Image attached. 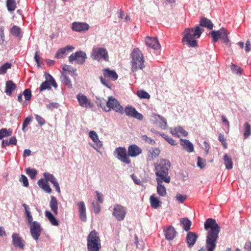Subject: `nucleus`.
<instances>
[{"mask_svg":"<svg viewBox=\"0 0 251 251\" xmlns=\"http://www.w3.org/2000/svg\"><path fill=\"white\" fill-rule=\"evenodd\" d=\"M201 26L206 27L208 29H211L213 27V25L210 20L203 17L200 19V25H197L195 28L185 29L182 39V42L184 45L192 48L197 46L196 39L200 38L204 31L203 28Z\"/></svg>","mask_w":251,"mask_h":251,"instance_id":"obj_1","label":"nucleus"},{"mask_svg":"<svg viewBox=\"0 0 251 251\" xmlns=\"http://www.w3.org/2000/svg\"><path fill=\"white\" fill-rule=\"evenodd\" d=\"M204 229L207 231L205 247L198 251H214L220 231V227L216 221L212 218L207 219L204 224Z\"/></svg>","mask_w":251,"mask_h":251,"instance_id":"obj_2","label":"nucleus"},{"mask_svg":"<svg viewBox=\"0 0 251 251\" xmlns=\"http://www.w3.org/2000/svg\"><path fill=\"white\" fill-rule=\"evenodd\" d=\"M154 166L156 180H163L164 182L169 183L171 180L169 176V169L171 167L170 161L165 159H161L155 163Z\"/></svg>","mask_w":251,"mask_h":251,"instance_id":"obj_3","label":"nucleus"},{"mask_svg":"<svg viewBox=\"0 0 251 251\" xmlns=\"http://www.w3.org/2000/svg\"><path fill=\"white\" fill-rule=\"evenodd\" d=\"M131 70L133 72L138 69H142L145 67L144 58L138 49H134L131 53Z\"/></svg>","mask_w":251,"mask_h":251,"instance_id":"obj_4","label":"nucleus"},{"mask_svg":"<svg viewBox=\"0 0 251 251\" xmlns=\"http://www.w3.org/2000/svg\"><path fill=\"white\" fill-rule=\"evenodd\" d=\"M87 248L88 251H99L101 248L100 240L95 230L92 231L88 236Z\"/></svg>","mask_w":251,"mask_h":251,"instance_id":"obj_5","label":"nucleus"},{"mask_svg":"<svg viewBox=\"0 0 251 251\" xmlns=\"http://www.w3.org/2000/svg\"><path fill=\"white\" fill-rule=\"evenodd\" d=\"M210 34L213 42H216L218 39H221L226 45L227 46L230 45V40L228 37L229 32L226 28H222L218 30H213L211 31Z\"/></svg>","mask_w":251,"mask_h":251,"instance_id":"obj_6","label":"nucleus"},{"mask_svg":"<svg viewBox=\"0 0 251 251\" xmlns=\"http://www.w3.org/2000/svg\"><path fill=\"white\" fill-rule=\"evenodd\" d=\"M91 57L93 60L100 61H108V54L106 49L103 48L95 47L93 48L91 53Z\"/></svg>","mask_w":251,"mask_h":251,"instance_id":"obj_7","label":"nucleus"},{"mask_svg":"<svg viewBox=\"0 0 251 251\" xmlns=\"http://www.w3.org/2000/svg\"><path fill=\"white\" fill-rule=\"evenodd\" d=\"M111 109L121 114H123L124 112L123 107L121 105L120 102L113 97L110 96L108 97L106 101L105 111L109 112Z\"/></svg>","mask_w":251,"mask_h":251,"instance_id":"obj_8","label":"nucleus"},{"mask_svg":"<svg viewBox=\"0 0 251 251\" xmlns=\"http://www.w3.org/2000/svg\"><path fill=\"white\" fill-rule=\"evenodd\" d=\"M46 80L42 82L39 87L40 92H42L46 90H50L51 89V86H52L54 88H56L57 85L53 78V77L49 74H45Z\"/></svg>","mask_w":251,"mask_h":251,"instance_id":"obj_9","label":"nucleus"},{"mask_svg":"<svg viewBox=\"0 0 251 251\" xmlns=\"http://www.w3.org/2000/svg\"><path fill=\"white\" fill-rule=\"evenodd\" d=\"M86 58L87 55L85 52L78 51L72 53L69 57V61L72 64L75 61L77 64H82L85 62Z\"/></svg>","mask_w":251,"mask_h":251,"instance_id":"obj_10","label":"nucleus"},{"mask_svg":"<svg viewBox=\"0 0 251 251\" xmlns=\"http://www.w3.org/2000/svg\"><path fill=\"white\" fill-rule=\"evenodd\" d=\"M116 157L121 162L126 164H129L130 160L128 157L126 149L125 148L119 147L114 151Z\"/></svg>","mask_w":251,"mask_h":251,"instance_id":"obj_11","label":"nucleus"},{"mask_svg":"<svg viewBox=\"0 0 251 251\" xmlns=\"http://www.w3.org/2000/svg\"><path fill=\"white\" fill-rule=\"evenodd\" d=\"M30 231L32 237L36 241H37L42 231V228L39 223L37 221H34L30 225Z\"/></svg>","mask_w":251,"mask_h":251,"instance_id":"obj_12","label":"nucleus"},{"mask_svg":"<svg viewBox=\"0 0 251 251\" xmlns=\"http://www.w3.org/2000/svg\"><path fill=\"white\" fill-rule=\"evenodd\" d=\"M113 215L117 220H123L126 215L125 208L120 204L115 205L114 206Z\"/></svg>","mask_w":251,"mask_h":251,"instance_id":"obj_13","label":"nucleus"},{"mask_svg":"<svg viewBox=\"0 0 251 251\" xmlns=\"http://www.w3.org/2000/svg\"><path fill=\"white\" fill-rule=\"evenodd\" d=\"M77 99L80 106L83 108H90L93 106V103L85 95L79 94L77 95Z\"/></svg>","mask_w":251,"mask_h":251,"instance_id":"obj_14","label":"nucleus"},{"mask_svg":"<svg viewBox=\"0 0 251 251\" xmlns=\"http://www.w3.org/2000/svg\"><path fill=\"white\" fill-rule=\"evenodd\" d=\"M125 111L126 114L128 116L136 118L139 120H142L143 119V115L138 113L135 108L131 106L126 107Z\"/></svg>","mask_w":251,"mask_h":251,"instance_id":"obj_15","label":"nucleus"},{"mask_svg":"<svg viewBox=\"0 0 251 251\" xmlns=\"http://www.w3.org/2000/svg\"><path fill=\"white\" fill-rule=\"evenodd\" d=\"M43 176L45 177V179L47 181L50 182L55 188L56 191L58 193H60V189L59 184L57 181L56 178L52 174L48 173H44L43 174Z\"/></svg>","mask_w":251,"mask_h":251,"instance_id":"obj_16","label":"nucleus"},{"mask_svg":"<svg viewBox=\"0 0 251 251\" xmlns=\"http://www.w3.org/2000/svg\"><path fill=\"white\" fill-rule=\"evenodd\" d=\"M89 28V25L86 23L74 22L72 24V29L77 32H85Z\"/></svg>","mask_w":251,"mask_h":251,"instance_id":"obj_17","label":"nucleus"},{"mask_svg":"<svg viewBox=\"0 0 251 251\" xmlns=\"http://www.w3.org/2000/svg\"><path fill=\"white\" fill-rule=\"evenodd\" d=\"M89 136L93 141L96 143V146H93V147L99 151L98 150L102 147L103 144L102 142L99 140L97 133L95 131L92 130L89 132Z\"/></svg>","mask_w":251,"mask_h":251,"instance_id":"obj_18","label":"nucleus"},{"mask_svg":"<svg viewBox=\"0 0 251 251\" xmlns=\"http://www.w3.org/2000/svg\"><path fill=\"white\" fill-rule=\"evenodd\" d=\"M145 43L147 46L155 50L160 48L158 41L156 38L147 37L145 39Z\"/></svg>","mask_w":251,"mask_h":251,"instance_id":"obj_19","label":"nucleus"},{"mask_svg":"<svg viewBox=\"0 0 251 251\" xmlns=\"http://www.w3.org/2000/svg\"><path fill=\"white\" fill-rule=\"evenodd\" d=\"M142 153V150L135 144L129 146L127 149V153L129 156L136 157Z\"/></svg>","mask_w":251,"mask_h":251,"instance_id":"obj_20","label":"nucleus"},{"mask_svg":"<svg viewBox=\"0 0 251 251\" xmlns=\"http://www.w3.org/2000/svg\"><path fill=\"white\" fill-rule=\"evenodd\" d=\"M197 239L198 236L195 232H188L186 237L188 247L192 248L195 244Z\"/></svg>","mask_w":251,"mask_h":251,"instance_id":"obj_21","label":"nucleus"},{"mask_svg":"<svg viewBox=\"0 0 251 251\" xmlns=\"http://www.w3.org/2000/svg\"><path fill=\"white\" fill-rule=\"evenodd\" d=\"M12 243L15 247H18L23 249L24 247V244L23 243V240L19 236V234L17 233H14L12 236Z\"/></svg>","mask_w":251,"mask_h":251,"instance_id":"obj_22","label":"nucleus"},{"mask_svg":"<svg viewBox=\"0 0 251 251\" xmlns=\"http://www.w3.org/2000/svg\"><path fill=\"white\" fill-rule=\"evenodd\" d=\"M160 150L158 148H152L148 152L147 159L148 161H152L159 155Z\"/></svg>","mask_w":251,"mask_h":251,"instance_id":"obj_23","label":"nucleus"},{"mask_svg":"<svg viewBox=\"0 0 251 251\" xmlns=\"http://www.w3.org/2000/svg\"><path fill=\"white\" fill-rule=\"evenodd\" d=\"M79 210V218L82 221H86V207L83 201H80L77 204Z\"/></svg>","mask_w":251,"mask_h":251,"instance_id":"obj_24","label":"nucleus"},{"mask_svg":"<svg viewBox=\"0 0 251 251\" xmlns=\"http://www.w3.org/2000/svg\"><path fill=\"white\" fill-rule=\"evenodd\" d=\"M16 85L12 80H8L5 83V93L8 96H11L13 92L16 89Z\"/></svg>","mask_w":251,"mask_h":251,"instance_id":"obj_25","label":"nucleus"},{"mask_svg":"<svg viewBox=\"0 0 251 251\" xmlns=\"http://www.w3.org/2000/svg\"><path fill=\"white\" fill-rule=\"evenodd\" d=\"M75 48L74 47L71 46H68L65 48L60 49L56 52L55 57L57 58H63L66 52L69 50L72 51Z\"/></svg>","mask_w":251,"mask_h":251,"instance_id":"obj_26","label":"nucleus"},{"mask_svg":"<svg viewBox=\"0 0 251 251\" xmlns=\"http://www.w3.org/2000/svg\"><path fill=\"white\" fill-rule=\"evenodd\" d=\"M181 145L183 146L185 149L188 152H192L194 151V147L193 144L188 140L181 139Z\"/></svg>","mask_w":251,"mask_h":251,"instance_id":"obj_27","label":"nucleus"},{"mask_svg":"<svg viewBox=\"0 0 251 251\" xmlns=\"http://www.w3.org/2000/svg\"><path fill=\"white\" fill-rule=\"evenodd\" d=\"M176 233V232L174 227L171 226L167 227L165 231V236L168 240H173L175 238Z\"/></svg>","mask_w":251,"mask_h":251,"instance_id":"obj_28","label":"nucleus"},{"mask_svg":"<svg viewBox=\"0 0 251 251\" xmlns=\"http://www.w3.org/2000/svg\"><path fill=\"white\" fill-rule=\"evenodd\" d=\"M170 132L173 135L177 137H179L178 133L181 134L184 136L186 137L188 135V133L185 131L181 126H177L174 129L170 128Z\"/></svg>","mask_w":251,"mask_h":251,"instance_id":"obj_29","label":"nucleus"},{"mask_svg":"<svg viewBox=\"0 0 251 251\" xmlns=\"http://www.w3.org/2000/svg\"><path fill=\"white\" fill-rule=\"evenodd\" d=\"M157 182V194L161 197H164L166 195V189L165 187L162 184L164 182L163 180H156Z\"/></svg>","mask_w":251,"mask_h":251,"instance_id":"obj_30","label":"nucleus"},{"mask_svg":"<svg viewBox=\"0 0 251 251\" xmlns=\"http://www.w3.org/2000/svg\"><path fill=\"white\" fill-rule=\"evenodd\" d=\"M154 119L160 127L162 129H165L167 127L166 120L162 116L159 114H155L154 115Z\"/></svg>","mask_w":251,"mask_h":251,"instance_id":"obj_31","label":"nucleus"},{"mask_svg":"<svg viewBox=\"0 0 251 251\" xmlns=\"http://www.w3.org/2000/svg\"><path fill=\"white\" fill-rule=\"evenodd\" d=\"M103 75L105 78H109L113 80H116L118 77V75L114 71H110L108 69L103 70Z\"/></svg>","mask_w":251,"mask_h":251,"instance_id":"obj_32","label":"nucleus"},{"mask_svg":"<svg viewBox=\"0 0 251 251\" xmlns=\"http://www.w3.org/2000/svg\"><path fill=\"white\" fill-rule=\"evenodd\" d=\"M50 206L51 210L55 215L57 214L58 201L55 197L51 196V200L50 202Z\"/></svg>","mask_w":251,"mask_h":251,"instance_id":"obj_33","label":"nucleus"},{"mask_svg":"<svg viewBox=\"0 0 251 251\" xmlns=\"http://www.w3.org/2000/svg\"><path fill=\"white\" fill-rule=\"evenodd\" d=\"M22 206L24 207L25 210V219L27 221V223L29 224V225H31L33 223V218L32 216L30 213L29 207L26 205L25 203H23Z\"/></svg>","mask_w":251,"mask_h":251,"instance_id":"obj_34","label":"nucleus"},{"mask_svg":"<svg viewBox=\"0 0 251 251\" xmlns=\"http://www.w3.org/2000/svg\"><path fill=\"white\" fill-rule=\"evenodd\" d=\"M45 216L49 219L51 224L53 226H57L58 225V222L55 219L53 215L49 211L45 212Z\"/></svg>","mask_w":251,"mask_h":251,"instance_id":"obj_35","label":"nucleus"},{"mask_svg":"<svg viewBox=\"0 0 251 251\" xmlns=\"http://www.w3.org/2000/svg\"><path fill=\"white\" fill-rule=\"evenodd\" d=\"M150 201L151 206L154 209L157 208L160 205V203H161L159 200L155 197L153 195L151 196L150 198Z\"/></svg>","mask_w":251,"mask_h":251,"instance_id":"obj_36","label":"nucleus"},{"mask_svg":"<svg viewBox=\"0 0 251 251\" xmlns=\"http://www.w3.org/2000/svg\"><path fill=\"white\" fill-rule=\"evenodd\" d=\"M180 223L183 226V229L188 231L190 229L191 222L188 218H183L180 220Z\"/></svg>","mask_w":251,"mask_h":251,"instance_id":"obj_37","label":"nucleus"},{"mask_svg":"<svg viewBox=\"0 0 251 251\" xmlns=\"http://www.w3.org/2000/svg\"><path fill=\"white\" fill-rule=\"evenodd\" d=\"M6 7L10 12H12L16 8V3L15 0H7Z\"/></svg>","mask_w":251,"mask_h":251,"instance_id":"obj_38","label":"nucleus"},{"mask_svg":"<svg viewBox=\"0 0 251 251\" xmlns=\"http://www.w3.org/2000/svg\"><path fill=\"white\" fill-rule=\"evenodd\" d=\"M244 137L245 138H248L251 134V126L250 124L246 122L244 125Z\"/></svg>","mask_w":251,"mask_h":251,"instance_id":"obj_39","label":"nucleus"},{"mask_svg":"<svg viewBox=\"0 0 251 251\" xmlns=\"http://www.w3.org/2000/svg\"><path fill=\"white\" fill-rule=\"evenodd\" d=\"M224 160L226 169L228 170L231 169L233 167V163L231 158L228 157L227 155L225 154L224 156Z\"/></svg>","mask_w":251,"mask_h":251,"instance_id":"obj_40","label":"nucleus"},{"mask_svg":"<svg viewBox=\"0 0 251 251\" xmlns=\"http://www.w3.org/2000/svg\"><path fill=\"white\" fill-rule=\"evenodd\" d=\"M106 100L102 98L96 97V102L98 106H100L102 109L105 111L106 106L105 104L106 103Z\"/></svg>","mask_w":251,"mask_h":251,"instance_id":"obj_41","label":"nucleus"},{"mask_svg":"<svg viewBox=\"0 0 251 251\" xmlns=\"http://www.w3.org/2000/svg\"><path fill=\"white\" fill-rule=\"evenodd\" d=\"M26 174L31 179H33L36 177L37 171L35 169L28 168L26 169Z\"/></svg>","mask_w":251,"mask_h":251,"instance_id":"obj_42","label":"nucleus"},{"mask_svg":"<svg viewBox=\"0 0 251 251\" xmlns=\"http://www.w3.org/2000/svg\"><path fill=\"white\" fill-rule=\"evenodd\" d=\"M21 28L16 25H14L11 29V33L17 37H21Z\"/></svg>","mask_w":251,"mask_h":251,"instance_id":"obj_43","label":"nucleus"},{"mask_svg":"<svg viewBox=\"0 0 251 251\" xmlns=\"http://www.w3.org/2000/svg\"><path fill=\"white\" fill-rule=\"evenodd\" d=\"M11 64L9 63H5L0 67V75L5 74L8 69L11 67Z\"/></svg>","mask_w":251,"mask_h":251,"instance_id":"obj_44","label":"nucleus"},{"mask_svg":"<svg viewBox=\"0 0 251 251\" xmlns=\"http://www.w3.org/2000/svg\"><path fill=\"white\" fill-rule=\"evenodd\" d=\"M12 131L8 130L6 128H2L0 130V140L4 137L9 136L11 135Z\"/></svg>","mask_w":251,"mask_h":251,"instance_id":"obj_45","label":"nucleus"},{"mask_svg":"<svg viewBox=\"0 0 251 251\" xmlns=\"http://www.w3.org/2000/svg\"><path fill=\"white\" fill-rule=\"evenodd\" d=\"M62 82L67 85L69 88H71L72 87L71 81L68 76L66 75H62L61 77Z\"/></svg>","mask_w":251,"mask_h":251,"instance_id":"obj_46","label":"nucleus"},{"mask_svg":"<svg viewBox=\"0 0 251 251\" xmlns=\"http://www.w3.org/2000/svg\"><path fill=\"white\" fill-rule=\"evenodd\" d=\"M137 95L140 99H149L150 97L149 93L144 90H138Z\"/></svg>","mask_w":251,"mask_h":251,"instance_id":"obj_47","label":"nucleus"},{"mask_svg":"<svg viewBox=\"0 0 251 251\" xmlns=\"http://www.w3.org/2000/svg\"><path fill=\"white\" fill-rule=\"evenodd\" d=\"M161 136L164 138L166 141L168 142L169 144L171 145H176V141L171 137H169L168 135L162 133L161 134Z\"/></svg>","mask_w":251,"mask_h":251,"instance_id":"obj_48","label":"nucleus"},{"mask_svg":"<svg viewBox=\"0 0 251 251\" xmlns=\"http://www.w3.org/2000/svg\"><path fill=\"white\" fill-rule=\"evenodd\" d=\"M19 181L23 183V186L27 187L28 186V181L27 178L24 175H21Z\"/></svg>","mask_w":251,"mask_h":251,"instance_id":"obj_49","label":"nucleus"},{"mask_svg":"<svg viewBox=\"0 0 251 251\" xmlns=\"http://www.w3.org/2000/svg\"><path fill=\"white\" fill-rule=\"evenodd\" d=\"M25 100H29L31 98V92L30 89H26L23 92Z\"/></svg>","mask_w":251,"mask_h":251,"instance_id":"obj_50","label":"nucleus"},{"mask_svg":"<svg viewBox=\"0 0 251 251\" xmlns=\"http://www.w3.org/2000/svg\"><path fill=\"white\" fill-rule=\"evenodd\" d=\"M59 104L57 102H51L46 105V107L49 110H52L54 108H57L59 107Z\"/></svg>","mask_w":251,"mask_h":251,"instance_id":"obj_51","label":"nucleus"},{"mask_svg":"<svg viewBox=\"0 0 251 251\" xmlns=\"http://www.w3.org/2000/svg\"><path fill=\"white\" fill-rule=\"evenodd\" d=\"M92 205L95 213L97 214L100 212V206L98 201H93L92 202Z\"/></svg>","mask_w":251,"mask_h":251,"instance_id":"obj_52","label":"nucleus"},{"mask_svg":"<svg viewBox=\"0 0 251 251\" xmlns=\"http://www.w3.org/2000/svg\"><path fill=\"white\" fill-rule=\"evenodd\" d=\"M230 68H231V71L233 73H235L237 75L240 74V73H241V72L242 71V69L240 67H238V66H236L235 65H234V64H232Z\"/></svg>","mask_w":251,"mask_h":251,"instance_id":"obj_53","label":"nucleus"},{"mask_svg":"<svg viewBox=\"0 0 251 251\" xmlns=\"http://www.w3.org/2000/svg\"><path fill=\"white\" fill-rule=\"evenodd\" d=\"M141 138L143 140L151 145H154L155 143L154 140L148 137L146 135H142Z\"/></svg>","mask_w":251,"mask_h":251,"instance_id":"obj_54","label":"nucleus"},{"mask_svg":"<svg viewBox=\"0 0 251 251\" xmlns=\"http://www.w3.org/2000/svg\"><path fill=\"white\" fill-rule=\"evenodd\" d=\"M197 166L201 169H203L205 166V162L201 157H198Z\"/></svg>","mask_w":251,"mask_h":251,"instance_id":"obj_55","label":"nucleus"},{"mask_svg":"<svg viewBox=\"0 0 251 251\" xmlns=\"http://www.w3.org/2000/svg\"><path fill=\"white\" fill-rule=\"evenodd\" d=\"M31 121V117H27L24 121L23 124V127H22V130L25 132V128L30 124V123Z\"/></svg>","mask_w":251,"mask_h":251,"instance_id":"obj_56","label":"nucleus"},{"mask_svg":"<svg viewBox=\"0 0 251 251\" xmlns=\"http://www.w3.org/2000/svg\"><path fill=\"white\" fill-rule=\"evenodd\" d=\"M100 81L102 84H103L104 86H105L107 88L111 89L110 85L109 83L108 80H107L105 78V77L103 78V77L100 76Z\"/></svg>","mask_w":251,"mask_h":251,"instance_id":"obj_57","label":"nucleus"},{"mask_svg":"<svg viewBox=\"0 0 251 251\" xmlns=\"http://www.w3.org/2000/svg\"><path fill=\"white\" fill-rule=\"evenodd\" d=\"M176 199L180 203H182L186 199V196L182 195L180 194H178L176 196Z\"/></svg>","mask_w":251,"mask_h":251,"instance_id":"obj_58","label":"nucleus"},{"mask_svg":"<svg viewBox=\"0 0 251 251\" xmlns=\"http://www.w3.org/2000/svg\"><path fill=\"white\" fill-rule=\"evenodd\" d=\"M44 191L48 193H50L51 192V189L50 187L49 183H47L44 185H42L41 187Z\"/></svg>","mask_w":251,"mask_h":251,"instance_id":"obj_59","label":"nucleus"},{"mask_svg":"<svg viewBox=\"0 0 251 251\" xmlns=\"http://www.w3.org/2000/svg\"><path fill=\"white\" fill-rule=\"evenodd\" d=\"M35 119L40 126L43 125L45 123V120L39 115H36Z\"/></svg>","mask_w":251,"mask_h":251,"instance_id":"obj_60","label":"nucleus"},{"mask_svg":"<svg viewBox=\"0 0 251 251\" xmlns=\"http://www.w3.org/2000/svg\"><path fill=\"white\" fill-rule=\"evenodd\" d=\"M96 193L97 198V201L100 203H102L103 201V195L101 193L99 192L98 191H96Z\"/></svg>","mask_w":251,"mask_h":251,"instance_id":"obj_61","label":"nucleus"},{"mask_svg":"<svg viewBox=\"0 0 251 251\" xmlns=\"http://www.w3.org/2000/svg\"><path fill=\"white\" fill-rule=\"evenodd\" d=\"M244 251H251V242L247 241L244 247Z\"/></svg>","mask_w":251,"mask_h":251,"instance_id":"obj_62","label":"nucleus"},{"mask_svg":"<svg viewBox=\"0 0 251 251\" xmlns=\"http://www.w3.org/2000/svg\"><path fill=\"white\" fill-rule=\"evenodd\" d=\"M34 58V59H35L37 64V67H39L40 66V57L38 56L37 51H36Z\"/></svg>","mask_w":251,"mask_h":251,"instance_id":"obj_63","label":"nucleus"},{"mask_svg":"<svg viewBox=\"0 0 251 251\" xmlns=\"http://www.w3.org/2000/svg\"><path fill=\"white\" fill-rule=\"evenodd\" d=\"M48 182L47 180H44L43 178L40 179L38 181V184L39 186L41 188L42 185L46 184Z\"/></svg>","mask_w":251,"mask_h":251,"instance_id":"obj_64","label":"nucleus"}]
</instances>
